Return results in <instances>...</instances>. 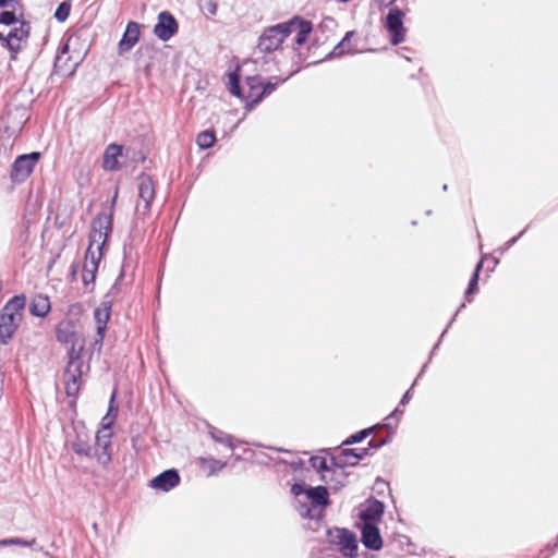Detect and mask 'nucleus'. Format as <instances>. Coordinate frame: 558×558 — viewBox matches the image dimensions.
Returning a JSON list of instances; mask_svg holds the SVG:
<instances>
[{
    "label": "nucleus",
    "instance_id": "obj_8",
    "mask_svg": "<svg viewBox=\"0 0 558 558\" xmlns=\"http://www.w3.org/2000/svg\"><path fill=\"white\" fill-rule=\"evenodd\" d=\"M289 36V26L286 23L266 29L259 37L257 50L263 53L276 51Z\"/></svg>",
    "mask_w": 558,
    "mask_h": 558
},
{
    "label": "nucleus",
    "instance_id": "obj_37",
    "mask_svg": "<svg viewBox=\"0 0 558 558\" xmlns=\"http://www.w3.org/2000/svg\"><path fill=\"white\" fill-rule=\"evenodd\" d=\"M525 232V230H523L522 232H520L517 236H513L512 239H510L509 241L506 242L505 246L500 248V252L504 253L506 252L507 250H509L522 235L523 233Z\"/></svg>",
    "mask_w": 558,
    "mask_h": 558
},
{
    "label": "nucleus",
    "instance_id": "obj_39",
    "mask_svg": "<svg viewBox=\"0 0 558 558\" xmlns=\"http://www.w3.org/2000/svg\"><path fill=\"white\" fill-rule=\"evenodd\" d=\"M58 340L59 341H62V342H68L69 341V337H70V333L63 331L62 329H59L58 330Z\"/></svg>",
    "mask_w": 558,
    "mask_h": 558
},
{
    "label": "nucleus",
    "instance_id": "obj_40",
    "mask_svg": "<svg viewBox=\"0 0 558 558\" xmlns=\"http://www.w3.org/2000/svg\"><path fill=\"white\" fill-rule=\"evenodd\" d=\"M410 399H411V389H410V390H408V391L403 395V397H402V399H401V401H400V404H401V405H405V404L410 401Z\"/></svg>",
    "mask_w": 558,
    "mask_h": 558
},
{
    "label": "nucleus",
    "instance_id": "obj_15",
    "mask_svg": "<svg viewBox=\"0 0 558 558\" xmlns=\"http://www.w3.org/2000/svg\"><path fill=\"white\" fill-rule=\"evenodd\" d=\"M110 311H111V303H110V301L105 300L99 304V306L94 312V318H95V323H96V335H97V338L95 340V345H100L104 340L107 324L110 318Z\"/></svg>",
    "mask_w": 558,
    "mask_h": 558
},
{
    "label": "nucleus",
    "instance_id": "obj_22",
    "mask_svg": "<svg viewBox=\"0 0 558 558\" xmlns=\"http://www.w3.org/2000/svg\"><path fill=\"white\" fill-rule=\"evenodd\" d=\"M246 85L248 87L247 94L245 96L242 95L243 98H246V109L251 110L257 105L260 100H256V96L260 93V80L256 76L247 77Z\"/></svg>",
    "mask_w": 558,
    "mask_h": 558
},
{
    "label": "nucleus",
    "instance_id": "obj_13",
    "mask_svg": "<svg viewBox=\"0 0 558 558\" xmlns=\"http://www.w3.org/2000/svg\"><path fill=\"white\" fill-rule=\"evenodd\" d=\"M129 157V149L124 146L111 144L104 153L102 168L107 171H117L122 168Z\"/></svg>",
    "mask_w": 558,
    "mask_h": 558
},
{
    "label": "nucleus",
    "instance_id": "obj_33",
    "mask_svg": "<svg viewBox=\"0 0 558 558\" xmlns=\"http://www.w3.org/2000/svg\"><path fill=\"white\" fill-rule=\"evenodd\" d=\"M277 85L278 83H271V82H267V83H262L260 82V93L258 94V96H256V100H262L265 96L267 95H270L276 88H277Z\"/></svg>",
    "mask_w": 558,
    "mask_h": 558
},
{
    "label": "nucleus",
    "instance_id": "obj_35",
    "mask_svg": "<svg viewBox=\"0 0 558 558\" xmlns=\"http://www.w3.org/2000/svg\"><path fill=\"white\" fill-rule=\"evenodd\" d=\"M369 433V429H364L359 432L355 435L350 436L347 440L343 441V445H352L361 441L363 438H365Z\"/></svg>",
    "mask_w": 558,
    "mask_h": 558
},
{
    "label": "nucleus",
    "instance_id": "obj_19",
    "mask_svg": "<svg viewBox=\"0 0 558 558\" xmlns=\"http://www.w3.org/2000/svg\"><path fill=\"white\" fill-rule=\"evenodd\" d=\"M367 453L366 449L359 451L357 449H344L332 458L333 464L340 469L353 466Z\"/></svg>",
    "mask_w": 558,
    "mask_h": 558
},
{
    "label": "nucleus",
    "instance_id": "obj_25",
    "mask_svg": "<svg viewBox=\"0 0 558 558\" xmlns=\"http://www.w3.org/2000/svg\"><path fill=\"white\" fill-rule=\"evenodd\" d=\"M199 465H201L202 470L204 472H206L207 476H211V475L218 473L219 471H221L227 465V462H222L213 457H209V458H201Z\"/></svg>",
    "mask_w": 558,
    "mask_h": 558
},
{
    "label": "nucleus",
    "instance_id": "obj_10",
    "mask_svg": "<svg viewBox=\"0 0 558 558\" xmlns=\"http://www.w3.org/2000/svg\"><path fill=\"white\" fill-rule=\"evenodd\" d=\"M39 153H31L27 155L19 156L11 170V179L14 182L25 181L33 172L37 161L39 160Z\"/></svg>",
    "mask_w": 558,
    "mask_h": 558
},
{
    "label": "nucleus",
    "instance_id": "obj_2",
    "mask_svg": "<svg viewBox=\"0 0 558 558\" xmlns=\"http://www.w3.org/2000/svg\"><path fill=\"white\" fill-rule=\"evenodd\" d=\"M291 493L296 498L299 513L304 518L319 519L329 505V494L324 486L312 487L305 483H295Z\"/></svg>",
    "mask_w": 558,
    "mask_h": 558
},
{
    "label": "nucleus",
    "instance_id": "obj_14",
    "mask_svg": "<svg viewBox=\"0 0 558 558\" xmlns=\"http://www.w3.org/2000/svg\"><path fill=\"white\" fill-rule=\"evenodd\" d=\"M178 22L170 12L162 11L158 14L157 23L154 26V34L157 38L167 41L178 33Z\"/></svg>",
    "mask_w": 558,
    "mask_h": 558
},
{
    "label": "nucleus",
    "instance_id": "obj_31",
    "mask_svg": "<svg viewBox=\"0 0 558 558\" xmlns=\"http://www.w3.org/2000/svg\"><path fill=\"white\" fill-rule=\"evenodd\" d=\"M482 265H483V260H481L477 264V266H476V268L474 270V274H473V276H472V278H471L470 282H469V287H468L466 292H465L466 296H469V295H471V294H473V293H475L477 291L478 272H480V270L482 268Z\"/></svg>",
    "mask_w": 558,
    "mask_h": 558
},
{
    "label": "nucleus",
    "instance_id": "obj_5",
    "mask_svg": "<svg viewBox=\"0 0 558 558\" xmlns=\"http://www.w3.org/2000/svg\"><path fill=\"white\" fill-rule=\"evenodd\" d=\"M81 37V34L71 35L56 58L54 66L63 74H72L87 52V47L77 48Z\"/></svg>",
    "mask_w": 558,
    "mask_h": 558
},
{
    "label": "nucleus",
    "instance_id": "obj_41",
    "mask_svg": "<svg viewBox=\"0 0 558 558\" xmlns=\"http://www.w3.org/2000/svg\"><path fill=\"white\" fill-rule=\"evenodd\" d=\"M14 542H12V538H9V539H2L0 541V546H9V545H13Z\"/></svg>",
    "mask_w": 558,
    "mask_h": 558
},
{
    "label": "nucleus",
    "instance_id": "obj_1",
    "mask_svg": "<svg viewBox=\"0 0 558 558\" xmlns=\"http://www.w3.org/2000/svg\"><path fill=\"white\" fill-rule=\"evenodd\" d=\"M111 216L108 214H99L92 221L89 244L86 251L82 272V280L85 286H88L95 281L96 272L102 259L107 239L111 232Z\"/></svg>",
    "mask_w": 558,
    "mask_h": 558
},
{
    "label": "nucleus",
    "instance_id": "obj_29",
    "mask_svg": "<svg viewBox=\"0 0 558 558\" xmlns=\"http://www.w3.org/2000/svg\"><path fill=\"white\" fill-rule=\"evenodd\" d=\"M20 20L16 19L15 14L12 11H1L0 12V29H4V27H10L12 25H16Z\"/></svg>",
    "mask_w": 558,
    "mask_h": 558
},
{
    "label": "nucleus",
    "instance_id": "obj_23",
    "mask_svg": "<svg viewBox=\"0 0 558 558\" xmlns=\"http://www.w3.org/2000/svg\"><path fill=\"white\" fill-rule=\"evenodd\" d=\"M29 310L34 316L45 317L50 311V301L48 296L43 294L34 296Z\"/></svg>",
    "mask_w": 558,
    "mask_h": 558
},
{
    "label": "nucleus",
    "instance_id": "obj_7",
    "mask_svg": "<svg viewBox=\"0 0 558 558\" xmlns=\"http://www.w3.org/2000/svg\"><path fill=\"white\" fill-rule=\"evenodd\" d=\"M85 368L86 367L80 356L71 353L69 364L64 372V387L69 397L77 396Z\"/></svg>",
    "mask_w": 558,
    "mask_h": 558
},
{
    "label": "nucleus",
    "instance_id": "obj_32",
    "mask_svg": "<svg viewBox=\"0 0 558 558\" xmlns=\"http://www.w3.org/2000/svg\"><path fill=\"white\" fill-rule=\"evenodd\" d=\"M71 5L66 2H62L54 12V17L59 22H64L70 14Z\"/></svg>",
    "mask_w": 558,
    "mask_h": 558
},
{
    "label": "nucleus",
    "instance_id": "obj_17",
    "mask_svg": "<svg viewBox=\"0 0 558 558\" xmlns=\"http://www.w3.org/2000/svg\"><path fill=\"white\" fill-rule=\"evenodd\" d=\"M140 40V25L136 22H130L118 44L119 56L126 54Z\"/></svg>",
    "mask_w": 558,
    "mask_h": 558
},
{
    "label": "nucleus",
    "instance_id": "obj_9",
    "mask_svg": "<svg viewBox=\"0 0 558 558\" xmlns=\"http://www.w3.org/2000/svg\"><path fill=\"white\" fill-rule=\"evenodd\" d=\"M74 430L75 438L71 441L72 450L78 456L95 459V451L101 450L95 442V436L92 437L83 425H76Z\"/></svg>",
    "mask_w": 558,
    "mask_h": 558
},
{
    "label": "nucleus",
    "instance_id": "obj_38",
    "mask_svg": "<svg viewBox=\"0 0 558 558\" xmlns=\"http://www.w3.org/2000/svg\"><path fill=\"white\" fill-rule=\"evenodd\" d=\"M12 542H14L13 545L32 546L35 543V539L27 542L21 538H12Z\"/></svg>",
    "mask_w": 558,
    "mask_h": 558
},
{
    "label": "nucleus",
    "instance_id": "obj_42",
    "mask_svg": "<svg viewBox=\"0 0 558 558\" xmlns=\"http://www.w3.org/2000/svg\"><path fill=\"white\" fill-rule=\"evenodd\" d=\"M396 0H388V4H392Z\"/></svg>",
    "mask_w": 558,
    "mask_h": 558
},
{
    "label": "nucleus",
    "instance_id": "obj_30",
    "mask_svg": "<svg viewBox=\"0 0 558 558\" xmlns=\"http://www.w3.org/2000/svg\"><path fill=\"white\" fill-rule=\"evenodd\" d=\"M228 89L232 95L242 98V92L239 84V75L235 72L229 74Z\"/></svg>",
    "mask_w": 558,
    "mask_h": 558
},
{
    "label": "nucleus",
    "instance_id": "obj_12",
    "mask_svg": "<svg viewBox=\"0 0 558 558\" xmlns=\"http://www.w3.org/2000/svg\"><path fill=\"white\" fill-rule=\"evenodd\" d=\"M28 34L29 26L19 21L16 25L5 26L4 29H0V39L7 41L11 50H19L21 44L27 39Z\"/></svg>",
    "mask_w": 558,
    "mask_h": 558
},
{
    "label": "nucleus",
    "instance_id": "obj_24",
    "mask_svg": "<svg viewBox=\"0 0 558 558\" xmlns=\"http://www.w3.org/2000/svg\"><path fill=\"white\" fill-rule=\"evenodd\" d=\"M354 36V32H348L343 39L335 46L332 51L328 54V58H338L347 53H351L354 48L351 45V38Z\"/></svg>",
    "mask_w": 558,
    "mask_h": 558
},
{
    "label": "nucleus",
    "instance_id": "obj_21",
    "mask_svg": "<svg viewBox=\"0 0 558 558\" xmlns=\"http://www.w3.org/2000/svg\"><path fill=\"white\" fill-rule=\"evenodd\" d=\"M286 26H289V35L296 32L295 43L298 45H303L312 31V25L310 22L300 20L298 17L286 23Z\"/></svg>",
    "mask_w": 558,
    "mask_h": 558
},
{
    "label": "nucleus",
    "instance_id": "obj_11",
    "mask_svg": "<svg viewBox=\"0 0 558 558\" xmlns=\"http://www.w3.org/2000/svg\"><path fill=\"white\" fill-rule=\"evenodd\" d=\"M385 26L389 33L390 43L398 45L405 39L403 12L397 8L391 9L386 16Z\"/></svg>",
    "mask_w": 558,
    "mask_h": 558
},
{
    "label": "nucleus",
    "instance_id": "obj_36",
    "mask_svg": "<svg viewBox=\"0 0 558 558\" xmlns=\"http://www.w3.org/2000/svg\"><path fill=\"white\" fill-rule=\"evenodd\" d=\"M402 414V411L399 409H396L388 417H386V426H391L392 421H395V425L398 424L400 420V415Z\"/></svg>",
    "mask_w": 558,
    "mask_h": 558
},
{
    "label": "nucleus",
    "instance_id": "obj_34",
    "mask_svg": "<svg viewBox=\"0 0 558 558\" xmlns=\"http://www.w3.org/2000/svg\"><path fill=\"white\" fill-rule=\"evenodd\" d=\"M311 465L317 472H323L328 469L327 460L324 457L315 456L310 459Z\"/></svg>",
    "mask_w": 558,
    "mask_h": 558
},
{
    "label": "nucleus",
    "instance_id": "obj_6",
    "mask_svg": "<svg viewBox=\"0 0 558 558\" xmlns=\"http://www.w3.org/2000/svg\"><path fill=\"white\" fill-rule=\"evenodd\" d=\"M329 543L347 558H353L357 553V539L353 532L347 529L335 527L328 531Z\"/></svg>",
    "mask_w": 558,
    "mask_h": 558
},
{
    "label": "nucleus",
    "instance_id": "obj_16",
    "mask_svg": "<svg viewBox=\"0 0 558 558\" xmlns=\"http://www.w3.org/2000/svg\"><path fill=\"white\" fill-rule=\"evenodd\" d=\"M180 484V475L177 470H167L149 482V486L156 490L169 492Z\"/></svg>",
    "mask_w": 558,
    "mask_h": 558
},
{
    "label": "nucleus",
    "instance_id": "obj_26",
    "mask_svg": "<svg viewBox=\"0 0 558 558\" xmlns=\"http://www.w3.org/2000/svg\"><path fill=\"white\" fill-rule=\"evenodd\" d=\"M142 199L146 203V205L149 204V202L155 197V186L149 177H146L142 173Z\"/></svg>",
    "mask_w": 558,
    "mask_h": 558
},
{
    "label": "nucleus",
    "instance_id": "obj_27",
    "mask_svg": "<svg viewBox=\"0 0 558 558\" xmlns=\"http://www.w3.org/2000/svg\"><path fill=\"white\" fill-rule=\"evenodd\" d=\"M209 435L215 441L227 446L230 450L234 449L232 437L225 432L211 426L209 427Z\"/></svg>",
    "mask_w": 558,
    "mask_h": 558
},
{
    "label": "nucleus",
    "instance_id": "obj_18",
    "mask_svg": "<svg viewBox=\"0 0 558 558\" xmlns=\"http://www.w3.org/2000/svg\"><path fill=\"white\" fill-rule=\"evenodd\" d=\"M362 543L372 550H379L383 547V539L376 524H362Z\"/></svg>",
    "mask_w": 558,
    "mask_h": 558
},
{
    "label": "nucleus",
    "instance_id": "obj_3",
    "mask_svg": "<svg viewBox=\"0 0 558 558\" xmlns=\"http://www.w3.org/2000/svg\"><path fill=\"white\" fill-rule=\"evenodd\" d=\"M114 395L111 397L108 413L101 420V426L95 435V442L101 450L95 451V460L101 465L106 466L111 461V438L113 435L112 424L116 421V413H113Z\"/></svg>",
    "mask_w": 558,
    "mask_h": 558
},
{
    "label": "nucleus",
    "instance_id": "obj_28",
    "mask_svg": "<svg viewBox=\"0 0 558 558\" xmlns=\"http://www.w3.org/2000/svg\"><path fill=\"white\" fill-rule=\"evenodd\" d=\"M216 141L215 133L213 131H203L197 135L196 143L201 149L210 148Z\"/></svg>",
    "mask_w": 558,
    "mask_h": 558
},
{
    "label": "nucleus",
    "instance_id": "obj_4",
    "mask_svg": "<svg viewBox=\"0 0 558 558\" xmlns=\"http://www.w3.org/2000/svg\"><path fill=\"white\" fill-rule=\"evenodd\" d=\"M24 296L13 298L4 307L0 317V342L7 344L23 320Z\"/></svg>",
    "mask_w": 558,
    "mask_h": 558
},
{
    "label": "nucleus",
    "instance_id": "obj_20",
    "mask_svg": "<svg viewBox=\"0 0 558 558\" xmlns=\"http://www.w3.org/2000/svg\"><path fill=\"white\" fill-rule=\"evenodd\" d=\"M384 514V504L378 500H371L367 502L365 509L360 513L363 524H376L380 521Z\"/></svg>",
    "mask_w": 558,
    "mask_h": 558
}]
</instances>
